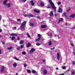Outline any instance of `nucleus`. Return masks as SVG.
<instances>
[{
	"label": "nucleus",
	"instance_id": "nucleus-26",
	"mask_svg": "<svg viewBox=\"0 0 75 75\" xmlns=\"http://www.w3.org/2000/svg\"><path fill=\"white\" fill-rule=\"evenodd\" d=\"M49 45H52V42H51V41H50L49 42Z\"/></svg>",
	"mask_w": 75,
	"mask_h": 75
},
{
	"label": "nucleus",
	"instance_id": "nucleus-39",
	"mask_svg": "<svg viewBox=\"0 0 75 75\" xmlns=\"http://www.w3.org/2000/svg\"><path fill=\"white\" fill-rule=\"evenodd\" d=\"M36 45H37V46H39V45H40V44L39 43H36Z\"/></svg>",
	"mask_w": 75,
	"mask_h": 75
},
{
	"label": "nucleus",
	"instance_id": "nucleus-20",
	"mask_svg": "<svg viewBox=\"0 0 75 75\" xmlns=\"http://www.w3.org/2000/svg\"><path fill=\"white\" fill-rule=\"evenodd\" d=\"M29 25L31 26V27H33L34 25V23H30L29 24Z\"/></svg>",
	"mask_w": 75,
	"mask_h": 75
},
{
	"label": "nucleus",
	"instance_id": "nucleus-36",
	"mask_svg": "<svg viewBox=\"0 0 75 75\" xmlns=\"http://www.w3.org/2000/svg\"><path fill=\"white\" fill-rule=\"evenodd\" d=\"M23 47H24L23 45H21L20 46L19 48H23Z\"/></svg>",
	"mask_w": 75,
	"mask_h": 75
},
{
	"label": "nucleus",
	"instance_id": "nucleus-64",
	"mask_svg": "<svg viewBox=\"0 0 75 75\" xmlns=\"http://www.w3.org/2000/svg\"><path fill=\"white\" fill-rule=\"evenodd\" d=\"M74 51H75V48H74Z\"/></svg>",
	"mask_w": 75,
	"mask_h": 75
},
{
	"label": "nucleus",
	"instance_id": "nucleus-42",
	"mask_svg": "<svg viewBox=\"0 0 75 75\" xmlns=\"http://www.w3.org/2000/svg\"><path fill=\"white\" fill-rule=\"evenodd\" d=\"M17 21H20V22H21V21H20V19H17Z\"/></svg>",
	"mask_w": 75,
	"mask_h": 75
},
{
	"label": "nucleus",
	"instance_id": "nucleus-13",
	"mask_svg": "<svg viewBox=\"0 0 75 75\" xmlns=\"http://www.w3.org/2000/svg\"><path fill=\"white\" fill-rule=\"evenodd\" d=\"M47 27V25H42L41 26V28H46Z\"/></svg>",
	"mask_w": 75,
	"mask_h": 75
},
{
	"label": "nucleus",
	"instance_id": "nucleus-22",
	"mask_svg": "<svg viewBox=\"0 0 75 75\" xmlns=\"http://www.w3.org/2000/svg\"><path fill=\"white\" fill-rule=\"evenodd\" d=\"M26 35L28 36V38H30L31 37L30 35H29V33H28V32L26 33Z\"/></svg>",
	"mask_w": 75,
	"mask_h": 75
},
{
	"label": "nucleus",
	"instance_id": "nucleus-45",
	"mask_svg": "<svg viewBox=\"0 0 75 75\" xmlns=\"http://www.w3.org/2000/svg\"><path fill=\"white\" fill-rule=\"evenodd\" d=\"M72 75H74V74H75V72H74V71H72Z\"/></svg>",
	"mask_w": 75,
	"mask_h": 75
},
{
	"label": "nucleus",
	"instance_id": "nucleus-24",
	"mask_svg": "<svg viewBox=\"0 0 75 75\" xmlns=\"http://www.w3.org/2000/svg\"><path fill=\"white\" fill-rule=\"evenodd\" d=\"M34 11L35 12H36V13H40V11H37V9H35L34 10Z\"/></svg>",
	"mask_w": 75,
	"mask_h": 75
},
{
	"label": "nucleus",
	"instance_id": "nucleus-47",
	"mask_svg": "<svg viewBox=\"0 0 75 75\" xmlns=\"http://www.w3.org/2000/svg\"><path fill=\"white\" fill-rule=\"evenodd\" d=\"M42 61L43 62H45V60L44 59H43Z\"/></svg>",
	"mask_w": 75,
	"mask_h": 75
},
{
	"label": "nucleus",
	"instance_id": "nucleus-11",
	"mask_svg": "<svg viewBox=\"0 0 75 75\" xmlns=\"http://www.w3.org/2000/svg\"><path fill=\"white\" fill-rule=\"evenodd\" d=\"M30 3H31V4L32 6H34V3L33 2V1L31 0L30 1Z\"/></svg>",
	"mask_w": 75,
	"mask_h": 75
},
{
	"label": "nucleus",
	"instance_id": "nucleus-41",
	"mask_svg": "<svg viewBox=\"0 0 75 75\" xmlns=\"http://www.w3.org/2000/svg\"><path fill=\"white\" fill-rule=\"evenodd\" d=\"M72 64L73 65H75V62H72Z\"/></svg>",
	"mask_w": 75,
	"mask_h": 75
},
{
	"label": "nucleus",
	"instance_id": "nucleus-32",
	"mask_svg": "<svg viewBox=\"0 0 75 75\" xmlns=\"http://www.w3.org/2000/svg\"><path fill=\"white\" fill-rule=\"evenodd\" d=\"M41 5V6H44V4H43V3L42 2L40 3Z\"/></svg>",
	"mask_w": 75,
	"mask_h": 75
},
{
	"label": "nucleus",
	"instance_id": "nucleus-53",
	"mask_svg": "<svg viewBox=\"0 0 75 75\" xmlns=\"http://www.w3.org/2000/svg\"><path fill=\"white\" fill-rule=\"evenodd\" d=\"M54 15L55 16H57V13H55Z\"/></svg>",
	"mask_w": 75,
	"mask_h": 75
},
{
	"label": "nucleus",
	"instance_id": "nucleus-3",
	"mask_svg": "<svg viewBox=\"0 0 75 75\" xmlns=\"http://www.w3.org/2000/svg\"><path fill=\"white\" fill-rule=\"evenodd\" d=\"M24 17H34V15L31 14H29L28 15H24Z\"/></svg>",
	"mask_w": 75,
	"mask_h": 75
},
{
	"label": "nucleus",
	"instance_id": "nucleus-25",
	"mask_svg": "<svg viewBox=\"0 0 75 75\" xmlns=\"http://www.w3.org/2000/svg\"><path fill=\"white\" fill-rule=\"evenodd\" d=\"M47 35H48L49 36H50L51 38H52V35L50 33H48Z\"/></svg>",
	"mask_w": 75,
	"mask_h": 75
},
{
	"label": "nucleus",
	"instance_id": "nucleus-23",
	"mask_svg": "<svg viewBox=\"0 0 75 75\" xmlns=\"http://www.w3.org/2000/svg\"><path fill=\"white\" fill-rule=\"evenodd\" d=\"M26 35L28 36V38H30L31 37L30 35H29V33H28V32L26 33Z\"/></svg>",
	"mask_w": 75,
	"mask_h": 75
},
{
	"label": "nucleus",
	"instance_id": "nucleus-48",
	"mask_svg": "<svg viewBox=\"0 0 75 75\" xmlns=\"http://www.w3.org/2000/svg\"><path fill=\"white\" fill-rule=\"evenodd\" d=\"M53 49H55V47H54L53 48H50V50H53Z\"/></svg>",
	"mask_w": 75,
	"mask_h": 75
},
{
	"label": "nucleus",
	"instance_id": "nucleus-43",
	"mask_svg": "<svg viewBox=\"0 0 75 75\" xmlns=\"http://www.w3.org/2000/svg\"><path fill=\"white\" fill-rule=\"evenodd\" d=\"M24 67H27V64H24Z\"/></svg>",
	"mask_w": 75,
	"mask_h": 75
},
{
	"label": "nucleus",
	"instance_id": "nucleus-54",
	"mask_svg": "<svg viewBox=\"0 0 75 75\" xmlns=\"http://www.w3.org/2000/svg\"><path fill=\"white\" fill-rule=\"evenodd\" d=\"M17 50H20V47L19 48H18L17 49Z\"/></svg>",
	"mask_w": 75,
	"mask_h": 75
},
{
	"label": "nucleus",
	"instance_id": "nucleus-37",
	"mask_svg": "<svg viewBox=\"0 0 75 75\" xmlns=\"http://www.w3.org/2000/svg\"><path fill=\"white\" fill-rule=\"evenodd\" d=\"M61 4V2H59L57 3V4H58V5H59Z\"/></svg>",
	"mask_w": 75,
	"mask_h": 75
},
{
	"label": "nucleus",
	"instance_id": "nucleus-50",
	"mask_svg": "<svg viewBox=\"0 0 75 75\" xmlns=\"http://www.w3.org/2000/svg\"><path fill=\"white\" fill-rule=\"evenodd\" d=\"M12 21H13L12 19H9V21H10V22H11Z\"/></svg>",
	"mask_w": 75,
	"mask_h": 75
},
{
	"label": "nucleus",
	"instance_id": "nucleus-14",
	"mask_svg": "<svg viewBox=\"0 0 75 75\" xmlns=\"http://www.w3.org/2000/svg\"><path fill=\"white\" fill-rule=\"evenodd\" d=\"M54 15V13H53V12L52 11L50 12V16H52Z\"/></svg>",
	"mask_w": 75,
	"mask_h": 75
},
{
	"label": "nucleus",
	"instance_id": "nucleus-51",
	"mask_svg": "<svg viewBox=\"0 0 75 75\" xmlns=\"http://www.w3.org/2000/svg\"><path fill=\"white\" fill-rule=\"evenodd\" d=\"M36 18H38V19H39V18H40V17L38 16H37L36 17Z\"/></svg>",
	"mask_w": 75,
	"mask_h": 75
},
{
	"label": "nucleus",
	"instance_id": "nucleus-10",
	"mask_svg": "<svg viewBox=\"0 0 75 75\" xmlns=\"http://www.w3.org/2000/svg\"><path fill=\"white\" fill-rule=\"evenodd\" d=\"M8 1L7 0L4 1L3 2V4H4V5H6H6L7 4V2Z\"/></svg>",
	"mask_w": 75,
	"mask_h": 75
},
{
	"label": "nucleus",
	"instance_id": "nucleus-52",
	"mask_svg": "<svg viewBox=\"0 0 75 75\" xmlns=\"http://www.w3.org/2000/svg\"><path fill=\"white\" fill-rule=\"evenodd\" d=\"M17 38H18V39L17 40H20V38H19V37H18Z\"/></svg>",
	"mask_w": 75,
	"mask_h": 75
},
{
	"label": "nucleus",
	"instance_id": "nucleus-49",
	"mask_svg": "<svg viewBox=\"0 0 75 75\" xmlns=\"http://www.w3.org/2000/svg\"><path fill=\"white\" fill-rule=\"evenodd\" d=\"M1 16L0 15V21H1Z\"/></svg>",
	"mask_w": 75,
	"mask_h": 75
},
{
	"label": "nucleus",
	"instance_id": "nucleus-59",
	"mask_svg": "<svg viewBox=\"0 0 75 75\" xmlns=\"http://www.w3.org/2000/svg\"><path fill=\"white\" fill-rule=\"evenodd\" d=\"M57 35H54V37H57Z\"/></svg>",
	"mask_w": 75,
	"mask_h": 75
},
{
	"label": "nucleus",
	"instance_id": "nucleus-6",
	"mask_svg": "<svg viewBox=\"0 0 75 75\" xmlns=\"http://www.w3.org/2000/svg\"><path fill=\"white\" fill-rule=\"evenodd\" d=\"M38 38L36 40V41H40V39H41V35L40 34H38Z\"/></svg>",
	"mask_w": 75,
	"mask_h": 75
},
{
	"label": "nucleus",
	"instance_id": "nucleus-28",
	"mask_svg": "<svg viewBox=\"0 0 75 75\" xmlns=\"http://www.w3.org/2000/svg\"><path fill=\"white\" fill-rule=\"evenodd\" d=\"M24 41H23V40H21V41L20 42V44H23V43H24Z\"/></svg>",
	"mask_w": 75,
	"mask_h": 75
},
{
	"label": "nucleus",
	"instance_id": "nucleus-17",
	"mask_svg": "<svg viewBox=\"0 0 75 75\" xmlns=\"http://www.w3.org/2000/svg\"><path fill=\"white\" fill-rule=\"evenodd\" d=\"M69 17L71 18H74V17H75V14L72 15L71 16H70Z\"/></svg>",
	"mask_w": 75,
	"mask_h": 75
},
{
	"label": "nucleus",
	"instance_id": "nucleus-18",
	"mask_svg": "<svg viewBox=\"0 0 75 75\" xmlns=\"http://www.w3.org/2000/svg\"><path fill=\"white\" fill-rule=\"evenodd\" d=\"M17 63H14L13 65V66L14 67H17Z\"/></svg>",
	"mask_w": 75,
	"mask_h": 75
},
{
	"label": "nucleus",
	"instance_id": "nucleus-33",
	"mask_svg": "<svg viewBox=\"0 0 75 75\" xmlns=\"http://www.w3.org/2000/svg\"><path fill=\"white\" fill-rule=\"evenodd\" d=\"M22 54H23V55H25V54H26V53L24 51L22 52Z\"/></svg>",
	"mask_w": 75,
	"mask_h": 75
},
{
	"label": "nucleus",
	"instance_id": "nucleus-16",
	"mask_svg": "<svg viewBox=\"0 0 75 75\" xmlns=\"http://www.w3.org/2000/svg\"><path fill=\"white\" fill-rule=\"evenodd\" d=\"M13 49V47L11 46H10L9 47H7V49L8 50H11V49Z\"/></svg>",
	"mask_w": 75,
	"mask_h": 75
},
{
	"label": "nucleus",
	"instance_id": "nucleus-4",
	"mask_svg": "<svg viewBox=\"0 0 75 75\" xmlns=\"http://www.w3.org/2000/svg\"><path fill=\"white\" fill-rule=\"evenodd\" d=\"M4 68H5V67L4 66H2L1 67V70H0V72H3L4 71Z\"/></svg>",
	"mask_w": 75,
	"mask_h": 75
},
{
	"label": "nucleus",
	"instance_id": "nucleus-5",
	"mask_svg": "<svg viewBox=\"0 0 75 75\" xmlns=\"http://www.w3.org/2000/svg\"><path fill=\"white\" fill-rule=\"evenodd\" d=\"M12 5V4L11 3H9L7 4L6 5V7L7 8H9L10 7H11V6Z\"/></svg>",
	"mask_w": 75,
	"mask_h": 75
},
{
	"label": "nucleus",
	"instance_id": "nucleus-31",
	"mask_svg": "<svg viewBox=\"0 0 75 75\" xmlns=\"http://www.w3.org/2000/svg\"><path fill=\"white\" fill-rule=\"evenodd\" d=\"M66 14H67V13L65 12L63 13V16H64L65 17H67V16Z\"/></svg>",
	"mask_w": 75,
	"mask_h": 75
},
{
	"label": "nucleus",
	"instance_id": "nucleus-56",
	"mask_svg": "<svg viewBox=\"0 0 75 75\" xmlns=\"http://www.w3.org/2000/svg\"><path fill=\"white\" fill-rule=\"evenodd\" d=\"M2 44L3 45H4V44H5V43L4 42H2Z\"/></svg>",
	"mask_w": 75,
	"mask_h": 75
},
{
	"label": "nucleus",
	"instance_id": "nucleus-62",
	"mask_svg": "<svg viewBox=\"0 0 75 75\" xmlns=\"http://www.w3.org/2000/svg\"><path fill=\"white\" fill-rule=\"evenodd\" d=\"M56 69H57V70H58V68H57Z\"/></svg>",
	"mask_w": 75,
	"mask_h": 75
},
{
	"label": "nucleus",
	"instance_id": "nucleus-46",
	"mask_svg": "<svg viewBox=\"0 0 75 75\" xmlns=\"http://www.w3.org/2000/svg\"><path fill=\"white\" fill-rule=\"evenodd\" d=\"M1 50L0 49V55H1Z\"/></svg>",
	"mask_w": 75,
	"mask_h": 75
},
{
	"label": "nucleus",
	"instance_id": "nucleus-8",
	"mask_svg": "<svg viewBox=\"0 0 75 75\" xmlns=\"http://www.w3.org/2000/svg\"><path fill=\"white\" fill-rule=\"evenodd\" d=\"M57 59L58 60H59V53H57Z\"/></svg>",
	"mask_w": 75,
	"mask_h": 75
},
{
	"label": "nucleus",
	"instance_id": "nucleus-29",
	"mask_svg": "<svg viewBox=\"0 0 75 75\" xmlns=\"http://www.w3.org/2000/svg\"><path fill=\"white\" fill-rule=\"evenodd\" d=\"M32 73H33V74H35V73H36V71H35V70H32Z\"/></svg>",
	"mask_w": 75,
	"mask_h": 75
},
{
	"label": "nucleus",
	"instance_id": "nucleus-55",
	"mask_svg": "<svg viewBox=\"0 0 75 75\" xmlns=\"http://www.w3.org/2000/svg\"><path fill=\"white\" fill-rule=\"evenodd\" d=\"M71 45H72V46H74V44H72V43H71Z\"/></svg>",
	"mask_w": 75,
	"mask_h": 75
},
{
	"label": "nucleus",
	"instance_id": "nucleus-34",
	"mask_svg": "<svg viewBox=\"0 0 75 75\" xmlns=\"http://www.w3.org/2000/svg\"><path fill=\"white\" fill-rule=\"evenodd\" d=\"M27 0H21V2H25Z\"/></svg>",
	"mask_w": 75,
	"mask_h": 75
},
{
	"label": "nucleus",
	"instance_id": "nucleus-63",
	"mask_svg": "<svg viewBox=\"0 0 75 75\" xmlns=\"http://www.w3.org/2000/svg\"><path fill=\"white\" fill-rule=\"evenodd\" d=\"M16 75H18V73H16Z\"/></svg>",
	"mask_w": 75,
	"mask_h": 75
},
{
	"label": "nucleus",
	"instance_id": "nucleus-12",
	"mask_svg": "<svg viewBox=\"0 0 75 75\" xmlns=\"http://www.w3.org/2000/svg\"><path fill=\"white\" fill-rule=\"evenodd\" d=\"M43 72L44 74H47V71L46 69H44Z\"/></svg>",
	"mask_w": 75,
	"mask_h": 75
},
{
	"label": "nucleus",
	"instance_id": "nucleus-1",
	"mask_svg": "<svg viewBox=\"0 0 75 75\" xmlns=\"http://www.w3.org/2000/svg\"><path fill=\"white\" fill-rule=\"evenodd\" d=\"M50 4V5L53 9H54V10H56V7L55 6V5H54V3L52 2V1L51 0H49Z\"/></svg>",
	"mask_w": 75,
	"mask_h": 75
},
{
	"label": "nucleus",
	"instance_id": "nucleus-9",
	"mask_svg": "<svg viewBox=\"0 0 75 75\" xmlns=\"http://www.w3.org/2000/svg\"><path fill=\"white\" fill-rule=\"evenodd\" d=\"M58 13H62V8H59Z\"/></svg>",
	"mask_w": 75,
	"mask_h": 75
},
{
	"label": "nucleus",
	"instance_id": "nucleus-57",
	"mask_svg": "<svg viewBox=\"0 0 75 75\" xmlns=\"http://www.w3.org/2000/svg\"><path fill=\"white\" fill-rule=\"evenodd\" d=\"M68 25L67 24V23H65V25Z\"/></svg>",
	"mask_w": 75,
	"mask_h": 75
},
{
	"label": "nucleus",
	"instance_id": "nucleus-38",
	"mask_svg": "<svg viewBox=\"0 0 75 75\" xmlns=\"http://www.w3.org/2000/svg\"><path fill=\"white\" fill-rule=\"evenodd\" d=\"M27 72H28L29 73H31V71L30 70H28L27 71Z\"/></svg>",
	"mask_w": 75,
	"mask_h": 75
},
{
	"label": "nucleus",
	"instance_id": "nucleus-35",
	"mask_svg": "<svg viewBox=\"0 0 75 75\" xmlns=\"http://www.w3.org/2000/svg\"><path fill=\"white\" fill-rule=\"evenodd\" d=\"M15 37L14 36H13L12 37L11 39L12 40H14V39H15Z\"/></svg>",
	"mask_w": 75,
	"mask_h": 75
},
{
	"label": "nucleus",
	"instance_id": "nucleus-40",
	"mask_svg": "<svg viewBox=\"0 0 75 75\" xmlns=\"http://www.w3.org/2000/svg\"><path fill=\"white\" fill-rule=\"evenodd\" d=\"M70 10V8H69L67 10H66L67 11V12H69V11Z\"/></svg>",
	"mask_w": 75,
	"mask_h": 75
},
{
	"label": "nucleus",
	"instance_id": "nucleus-27",
	"mask_svg": "<svg viewBox=\"0 0 75 75\" xmlns=\"http://www.w3.org/2000/svg\"><path fill=\"white\" fill-rule=\"evenodd\" d=\"M63 20V19L62 18H60L59 19V22H61V21Z\"/></svg>",
	"mask_w": 75,
	"mask_h": 75
},
{
	"label": "nucleus",
	"instance_id": "nucleus-7",
	"mask_svg": "<svg viewBox=\"0 0 75 75\" xmlns=\"http://www.w3.org/2000/svg\"><path fill=\"white\" fill-rule=\"evenodd\" d=\"M35 49H34L33 48L31 49L30 52V54H32V53H33V52H34V51H35Z\"/></svg>",
	"mask_w": 75,
	"mask_h": 75
},
{
	"label": "nucleus",
	"instance_id": "nucleus-2",
	"mask_svg": "<svg viewBox=\"0 0 75 75\" xmlns=\"http://www.w3.org/2000/svg\"><path fill=\"white\" fill-rule=\"evenodd\" d=\"M25 24H26V22L25 21H24L21 24V29L24 30L25 29Z\"/></svg>",
	"mask_w": 75,
	"mask_h": 75
},
{
	"label": "nucleus",
	"instance_id": "nucleus-15",
	"mask_svg": "<svg viewBox=\"0 0 75 75\" xmlns=\"http://www.w3.org/2000/svg\"><path fill=\"white\" fill-rule=\"evenodd\" d=\"M11 36H17V34H15L14 33H12L10 35Z\"/></svg>",
	"mask_w": 75,
	"mask_h": 75
},
{
	"label": "nucleus",
	"instance_id": "nucleus-21",
	"mask_svg": "<svg viewBox=\"0 0 75 75\" xmlns=\"http://www.w3.org/2000/svg\"><path fill=\"white\" fill-rule=\"evenodd\" d=\"M26 35L28 36V38H30L31 37L30 35H29V33H28V32L26 33Z\"/></svg>",
	"mask_w": 75,
	"mask_h": 75
},
{
	"label": "nucleus",
	"instance_id": "nucleus-19",
	"mask_svg": "<svg viewBox=\"0 0 75 75\" xmlns=\"http://www.w3.org/2000/svg\"><path fill=\"white\" fill-rule=\"evenodd\" d=\"M30 46H31V43H28V44L27 45V47H29Z\"/></svg>",
	"mask_w": 75,
	"mask_h": 75
},
{
	"label": "nucleus",
	"instance_id": "nucleus-44",
	"mask_svg": "<svg viewBox=\"0 0 75 75\" xmlns=\"http://www.w3.org/2000/svg\"><path fill=\"white\" fill-rule=\"evenodd\" d=\"M66 68L65 67V66H64V67H62V69H65Z\"/></svg>",
	"mask_w": 75,
	"mask_h": 75
},
{
	"label": "nucleus",
	"instance_id": "nucleus-60",
	"mask_svg": "<svg viewBox=\"0 0 75 75\" xmlns=\"http://www.w3.org/2000/svg\"><path fill=\"white\" fill-rule=\"evenodd\" d=\"M1 31H2V30H1L0 29V33L1 32Z\"/></svg>",
	"mask_w": 75,
	"mask_h": 75
},
{
	"label": "nucleus",
	"instance_id": "nucleus-61",
	"mask_svg": "<svg viewBox=\"0 0 75 75\" xmlns=\"http://www.w3.org/2000/svg\"><path fill=\"white\" fill-rule=\"evenodd\" d=\"M73 54H74V55H75V52H74L73 53Z\"/></svg>",
	"mask_w": 75,
	"mask_h": 75
},
{
	"label": "nucleus",
	"instance_id": "nucleus-30",
	"mask_svg": "<svg viewBox=\"0 0 75 75\" xmlns=\"http://www.w3.org/2000/svg\"><path fill=\"white\" fill-rule=\"evenodd\" d=\"M14 59H16V60H17V61H19V59H18L16 57H14Z\"/></svg>",
	"mask_w": 75,
	"mask_h": 75
},
{
	"label": "nucleus",
	"instance_id": "nucleus-58",
	"mask_svg": "<svg viewBox=\"0 0 75 75\" xmlns=\"http://www.w3.org/2000/svg\"><path fill=\"white\" fill-rule=\"evenodd\" d=\"M47 8H50V6H48Z\"/></svg>",
	"mask_w": 75,
	"mask_h": 75
}]
</instances>
